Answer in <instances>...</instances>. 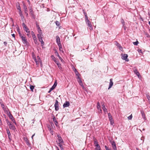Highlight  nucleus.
<instances>
[{
  "mask_svg": "<svg viewBox=\"0 0 150 150\" xmlns=\"http://www.w3.org/2000/svg\"><path fill=\"white\" fill-rule=\"evenodd\" d=\"M108 117L110 121V124L111 125H113L114 123V121L112 118V116L111 114L109 113L108 114Z\"/></svg>",
  "mask_w": 150,
  "mask_h": 150,
  "instance_id": "f257e3e1",
  "label": "nucleus"
},
{
  "mask_svg": "<svg viewBox=\"0 0 150 150\" xmlns=\"http://www.w3.org/2000/svg\"><path fill=\"white\" fill-rule=\"evenodd\" d=\"M55 109L56 111H58L59 108V102L57 100H55V103L54 105Z\"/></svg>",
  "mask_w": 150,
  "mask_h": 150,
  "instance_id": "f03ea898",
  "label": "nucleus"
},
{
  "mask_svg": "<svg viewBox=\"0 0 150 150\" xmlns=\"http://www.w3.org/2000/svg\"><path fill=\"white\" fill-rule=\"evenodd\" d=\"M122 56L121 58L122 59L125 60L126 61H128L129 59H127L128 55L127 54H122Z\"/></svg>",
  "mask_w": 150,
  "mask_h": 150,
  "instance_id": "7ed1b4c3",
  "label": "nucleus"
},
{
  "mask_svg": "<svg viewBox=\"0 0 150 150\" xmlns=\"http://www.w3.org/2000/svg\"><path fill=\"white\" fill-rule=\"evenodd\" d=\"M10 119H11V121L14 123L16 125H17V123L15 121L14 118L13 117L12 115L10 113L9 115H8Z\"/></svg>",
  "mask_w": 150,
  "mask_h": 150,
  "instance_id": "20e7f679",
  "label": "nucleus"
},
{
  "mask_svg": "<svg viewBox=\"0 0 150 150\" xmlns=\"http://www.w3.org/2000/svg\"><path fill=\"white\" fill-rule=\"evenodd\" d=\"M32 33H32V37L33 38V39L34 41V42H35V44H36L38 42L37 39L35 34H34V33H33V32H32Z\"/></svg>",
  "mask_w": 150,
  "mask_h": 150,
  "instance_id": "39448f33",
  "label": "nucleus"
},
{
  "mask_svg": "<svg viewBox=\"0 0 150 150\" xmlns=\"http://www.w3.org/2000/svg\"><path fill=\"white\" fill-rule=\"evenodd\" d=\"M140 112H141V113L142 114V118H143L144 120H146V117L145 116V115L144 113V110H140Z\"/></svg>",
  "mask_w": 150,
  "mask_h": 150,
  "instance_id": "423d86ee",
  "label": "nucleus"
},
{
  "mask_svg": "<svg viewBox=\"0 0 150 150\" xmlns=\"http://www.w3.org/2000/svg\"><path fill=\"white\" fill-rule=\"evenodd\" d=\"M56 41L57 45L61 44L60 40L59 37L58 35L56 36Z\"/></svg>",
  "mask_w": 150,
  "mask_h": 150,
  "instance_id": "0eeeda50",
  "label": "nucleus"
},
{
  "mask_svg": "<svg viewBox=\"0 0 150 150\" xmlns=\"http://www.w3.org/2000/svg\"><path fill=\"white\" fill-rule=\"evenodd\" d=\"M9 126L10 129L13 130L14 131L16 130V129L15 127L11 124H10Z\"/></svg>",
  "mask_w": 150,
  "mask_h": 150,
  "instance_id": "6e6552de",
  "label": "nucleus"
},
{
  "mask_svg": "<svg viewBox=\"0 0 150 150\" xmlns=\"http://www.w3.org/2000/svg\"><path fill=\"white\" fill-rule=\"evenodd\" d=\"M23 7L25 13L26 15L27 16H28V10L27 7L24 4L23 5Z\"/></svg>",
  "mask_w": 150,
  "mask_h": 150,
  "instance_id": "1a4fd4ad",
  "label": "nucleus"
},
{
  "mask_svg": "<svg viewBox=\"0 0 150 150\" xmlns=\"http://www.w3.org/2000/svg\"><path fill=\"white\" fill-rule=\"evenodd\" d=\"M22 42L24 44H26L27 43V40L26 38L24 36H21V38Z\"/></svg>",
  "mask_w": 150,
  "mask_h": 150,
  "instance_id": "9d476101",
  "label": "nucleus"
},
{
  "mask_svg": "<svg viewBox=\"0 0 150 150\" xmlns=\"http://www.w3.org/2000/svg\"><path fill=\"white\" fill-rule=\"evenodd\" d=\"M70 105V103L69 101H66L65 103H64L63 105V107L64 108L68 107Z\"/></svg>",
  "mask_w": 150,
  "mask_h": 150,
  "instance_id": "9b49d317",
  "label": "nucleus"
},
{
  "mask_svg": "<svg viewBox=\"0 0 150 150\" xmlns=\"http://www.w3.org/2000/svg\"><path fill=\"white\" fill-rule=\"evenodd\" d=\"M110 83H109V85L108 87V89L109 90L110 88H111V87L113 85V82H112V79H110Z\"/></svg>",
  "mask_w": 150,
  "mask_h": 150,
  "instance_id": "f8f14e48",
  "label": "nucleus"
},
{
  "mask_svg": "<svg viewBox=\"0 0 150 150\" xmlns=\"http://www.w3.org/2000/svg\"><path fill=\"white\" fill-rule=\"evenodd\" d=\"M57 137H58V139L59 142V143H63V140L62 138V137H61L59 135H57Z\"/></svg>",
  "mask_w": 150,
  "mask_h": 150,
  "instance_id": "ddd939ff",
  "label": "nucleus"
},
{
  "mask_svg": "<svg viewBox=\"0 0 150 150\" xmlns=\"http://www.w3.org/2000/svg\"><path fill=\"white\" fill-rule=\"evenodd\" d=\"M53 120L54 122V124L56 126H58V122L57 121L56 118L54 116V117L53 118Z\"/></svg>",
  "mask_w": 150,
  "mask_h": 150,
  "instance_id": "4468645a",
  "label": "nucleus"
},
{
  "mask_svg": "<svg viewBox=\"0 0 150 150\" xmlns=\"http://www.w3.org/2000/svg\"><path fill=\"white\" fill-rule=\"evenodd\" d=\"M134 72L136 74L137 76L139 78L141 76L140 74L138 71L137 69H135L134 70Z\"/></svg>",
  "mask_w": 150,
  "mask_h": 150,
  "instance_id": "2eb2a0df",
  "label": "nucleus"
},
{
  "mask_svg": "<svg viewBox=\"0 0 150 150\" xmlns=\"http://www.w3.org/2000/svg\"><path fill=\"white\" fill-rule=\"evenodd\" d=\"M30 14L32 16V17L33 19H35V16L34 13V12L33 10L30 11Z\"/></svg>",
  "mask_w": 150,
  "mask_h": 150,
  "instance_id": "dca6fc26",
  "label": "nucleus"
},
{
  "mask_svg": "<svg viewBox=\"0 0 150 150\" xmlns=\"http://www.w3.org/2000/svg\"><path fill=\"white\" fill-rule=\"evenodd\" d=\"M78 79H79V80L78 81V82L79 83V85L80 86H81L83 88L84 87V86H83L82 81L81 80L80 78L78 76Z\"/></svg>",
  "mask_w": 150,
  "mask_h": 150,
  "instance_id": "f3484780",
  "label": "nucleus"
},
{
  "mask_svg": "<svg viewBox=\"0 0 150 150\" xmlns=\"http://www.w3.org/2000/svg\"><path fill=\"white\" fill-rule=\"evenodd\" d=\"M115 45H116V46L118 47L119 48L120 50H122V47L117 42H116L115 43Z\"/></svg>",
  "mask_w": 150,
  "mask_h": 150,
  "instance_id": "a211bd4d",
  "label": "nucleus"
},
{
  "mask_svg": "<svg viewBox=\"0 0 150 150\" xmlns=\"http://www.w3.org/2000/svg\"><path fill=\"white\" fill-rule=\"evenodd\" d=\"M55 62L57 64L59 69H62V67H61V64L57 61H56Z\"/></svg>",
  "mask_w": 150,
  "mask_h": 150,
  "instance_id": "6ab92c4d",
  "label": "nucleus"
},
{
  "mask_svg": "<svg viewBox=\"0 0 150 150\" xmlns=\"http://www.w3.org/2000/svg\"><path fill=\"white\" fill-rule=\"evenodd\" d=\"M38 31L39 34L38 35H42V30L39 27V25H38Z\"/></svg>",
  "mask_w": 150,
  "mask_h": 150,
  "instance_id": "aec40b11",
  "label": "nucleus"
},
{
  "mask_svg": "<svg viewBox=\"0 0 150 150\" xmlns=\"http://www.w3.org/2000/svg\"><path fill=\"white\" fill-rule=\"evenodd\" d=\"M97 109H98V110H99V112H101L102 110L100 109V103H99V102H98V103H97Z\"/></svg>",
  "mask_w": 150,
  "mask_h": 150,
  "instance_id": "412c9836",
  "label": "nucleus"
},
{
  "mask_svg": "<svg viewBox=\"0 0 150 150\" xmlns=\"http://www.w3.org/2000/svg\"><path fill=\"white\" fill-rule=\"evenodd\" d=\"M121 23H122V24L123 25V27L124 28L125 30V22L123 19H122V18L121 19Z\"/></svg>",
  "mask_w": 150,
  "mask_h": 150,
  "instance_id": "4be33fe9",
  "label": "nucleus"
},
{
  "mask_svg": "<svg viewBox=\"0 0 150 150\" xmlns=\"http://www.w3.org/2000/svg\"><path fill=\"white\" fill-rule=\"evenodd\" d=\"M43 36V35H37V37L39 41H40L41 40H42V36Z\"/></svg>",
  "mask_w": 150,
  "mask_h": 150,
  "instance_id": "5701e85b",
  "label": "nucleus"
},
{
  "mask_svg": "<svg viewBox=\"0 0 150 150\" xmlns=\"http://www.w3.org/2000/svg\"><path fill=\"white\" fill-rule=\"evenodd\" d=\"M102 106H103L102 108H103V109L104 112H107V109L105 107V106L104 105H103Z\"/></svg>",
  "mask_w": 150,
  "mask_h": 150,
  "instance_id": "b1692460",
  "label": "nucleus"
},
{
  "mask_svg": "<svg viewBox=\"0 0 150 150\" xmlns=\"http://www.w3.org/2000/svg\"><path fill=\"white\" fill-rule=\"evenodd\" d=\"M87 25L88 26V27H89V28L90 30H93V28L91 23H90V24H88Z\"/></svg>",
  "mask_w": 150,
  "mask_h": 150,
  "instance_id": "393cba45",
  "label": "nucleus"
},
{
  "mask_svg": "<svg viewBox=\"0 0 150 150\" xmlns=\"http://www.w3.org/2000/svg\"><path fill=\"white\" fill-rule=\"evenodd\" d=\"M85 22H86V24L87 25L90 24V23H91V22L88 20V18L85 19Z\"/></svg>",
  "mask_w": 150,
  "mask_h": 150,
  "instance_id": "a878e982",
  "label": "nucleus"
},
{
  "mask_svg": "<svg viewBox=\"0 0 150 150\" xmlns=\"http://www.w3.org/2000/svg\"><path fill=\"white\" fill-rule=\"evenodd\" d=\"M58 46L59 47V50L60 51H62V52H63V51L62 50V45L61 44H60V45H58Z\"/></svg>",
  "mask_w": 150,
  "mask_h": 150,
  "instance_id": "bb28decb",
  "label": "nucleus"
},
{
  "mask_svg": "<svg viewBox=\"0 0 150 150\" xmlns=\"http://www.w3.org/2000/svg\"><path fill=\"white\" fill-rule=\"evenodd\" d=\"M18 5H16L17 9L19 10V11H21V8L19 4H18Z\"/></svg>",
  "mask_w": 150,
  "mask_h": 150,
  "instance_id": "cd10ccee",
  "label": "nucleus"
},
{
  "mask_svg": "<svg viewBox=\"0 0 150 150\" xmlns=\"http://www.w3.org/2000/svg\"><path fill=\"white\" fill-rule=\"evenodd\" d=\"M23 29H24V30L25 31V32L27 33H29V32H30V31H29V29L27 27H25V28H24Z\"/></svg>",
  "mask_w": 150,
  "mask_h": 150,
  "instance_id": "c85d7f7f",
  "label": "nucleus"
},
{
  "mask_svg": "<svg viewBox=\"0 0 150 150\" xmlns=\"http://www.w3.org/2000/svg\"><path fill=\"white\" fill-rule=\"evenodd\" d=\"M18 12L20 16L22 18H24V16H23L22 12L21 11H19Z\"/></svg>",
  "mask_w": 150,
  "mask_h": 150,
  "instance_id": "c756f323",
  "label": "nucleus"
},
{
  "mask_svg": "<svg viewBox=\"0 0 150 150\" xmlns=\"http://www.w3.org/2000/svg\"><path fill=\"white\" fill-rule=\"evenodd\" d=\"M94 144L95 145V146L96 145H97V144H98V142L97 139H94Z\"/></svg>",
  "mask_w": 150,
  "mask_h": 150,
  "instance_id": "7c9ffc66",
  "label": "nucleus"
},
{
  "mask_svg": "<svg viewBox=\"0 0 150 150\" xmlns=\"http://www.w3.org/2000/svg\"><path fill=\"white\" fill-rule=\"evenodd\" d=\"M25 140L26 143L28 145H30L29 142L27 139L26 138V139H25Z\"/></svg>",
  "mask_w": 150,
  "mask_h": 150,
  "instance_id": "2f4dec72",
  "label": "nucleus"
},
{
  "mask_svg": "<svg viewBox=\"0 0 150 150\" xmlns=\"http://www.w3.org/2000/svg\"><path fill=\"white\" fill-rule=\"evenodd\" d=\"M61 143H58L59 146L61 150H64L63 148V146L60 144Z\"/></svg>",
  "mask_w": 150,
  "mask_h": 150,
  "instance_id": "473e14b6",
  "label": "nucleus"
},
{
  "mask_svg": "<svg viewBox=\"0 0 150 150\" xmlns=\"http://www.w3.org/2000/svg\"><path fill=\"white\" fill-rule=\"evenodd\" d=\"M111 143L112 146H116V144L114 141L111 142Z\"/></svg>",
  "mask_w": 150,
  "mask_h": 150,
  "instance_id": "72a5a7b5",
  "label": "nucleus"
},
{
  "mask_svg": "<svg viewBox=\"0 0 150 150\" xmlns=\"http://www.w3.org/2000/svg\"><path fill=\"white\" fill-rule=\"evenodd\" d=\"M6 131L7 133L8 134V135L11 134L10 132V131L9 130V129L8 128L6 129Z\"/></svg>",
  "mask_w": 150,
  "mask_h": 150,
  "instance_id": "f704fd0d",
  "label": "nucleus"
},
{
  "mask_svg": "<svg viewBox=\"0 0 150 150\" xmlns=\"http://www.w3.org/2000/svg\"><path fill=\"white\" fill-rule=\"evenodd\" d=\"M57 54V56L58 57H59V59L61 60L62 62L63 60L59 56L58 53L57 52H56Z\"/></svg>",
  "mask_w": 150,
  "mask_h": 150,
  "instance_id": "c9c22d12",
  "label": "nucleus"
},
{
  "mask_svg": "<svg viewBox=\"0 0 150 150\" xmlns=\"http://www.w3.org/2000/svg\"><path fill=\"white\" fill-rule=\"evenodd\" d=\"M34 88V86L32 85H30V89L31 90V91H33V90Z\"/></svg>",
  "mask_w": 150,
  "mask_h": 150,
  "instance_id": "e433bc0d",
  "label": "nucleus"
},
{
  "mask_svg": "<svg viewBox=\"0 0 150 150\" xmlns=\"http://www.w3.org/2000/svg\"><path fill=\"white\" fill-rule=\"evenodd\" d=\"M51 57H52V59L54 61V62H55L56 61H57L56 60V59L55 57H54V55H52Z\"/></svg>",
  "mask_w": 150,
  "mask_h": 150,
  "instance_id": "4c0bfd02",
  "label": "nucleus"
},
{
  "mask_svg": "<svg viewBox=\"0 0 150 150\" xmlns=\"http://www.w3.org/2000/svg\"><path fill=\"white\" fill-rule=\"evenodd\" d=\"M83 11H84L83 10ZM83 13L85 16V19L88 18V17L87 16V13L85 11H83Z\"/></svg>",
  "mask_w": 150,
  "mask_h": 150,
  "instance_id": "58836bf2",
  "label": "nucleus"
},
{
  "mask_svg": "<svg viewBox=\"0 0 150 150\" xmlns=\"http://www.w3.org/2000/svg\"><path fill=\"white\" fill-rule=\"evenodd\" d=\"M1 107H2L3 109L4 110L6 108L5 107V105L3 103H2L1 104Z\"/></svg>",
  "mask_w": 150,
  "mask_h": 150,
  "instance_id": "ea45409f",
  "label": "nucleus"
},
{
  "mask_svg": "<svg viewBox=\"0 0 150 150\" xmlns=\"http://www.w3.org/2000/svg\"><path fill=\"white\" fill-rule=\"evenodd\" d=\"M139 43V42L137 41L135 42H133V44L134 45H137Z\"/></svg>",
  "mask_w": 150,
  "mask_h": 150,
  "instance_id": "a19ab883",
  "label": "nucleus"
},
{
  "mask_svg": "<svg viewBox=\"0 0 150 150\" xmlns=\"http://www.w3.org/2000/svg\"><path fill=\"white\" fill-rule=\"evenodd\" d=\"M132 115H131L129 116L128 117V119L129 120H131L132 119Z\"/></svg>",
  "mask_w": 150,
  "mask_h": 150,
  "instance_id": "79ce46f5",
  "label": "nucleus"
},
{
  "mask_svg": "<svg viewBox=\"0 0 150 150\" xmlns=\"http://www.w3.org/2000/svg\"><path fill=\"white\" fill-rule=\"evenodd\" d=\"M146 96L147 98L149 100H150V96L148 94H146Z\"/></svg>",
  "mask_w": 150,
  "mask_h": 150,
  "instance_id": "37998d69",
  "label": "nucleus"
},
{
  "mask_svg": "<svg viewBox=\"0 0 150 150\" xmlns=\"http://www.w3.org/2000/svg\"><path fill=\"white\" fill-rule=\"evenodd\" d=\"M55 23H56V25L57 26H59V22L58 21H56L55 22Z\"/></svg>",
  "mask_w": 150,
  "mask_h": 150,
  "instance_id": "c03bdc74",
  "label": "nucleus"
},
{
  "mask_svg": "<svg viewBox=\"0 0 150 150\" xmlns=\"http://www.w3.org/2000/svg\"><path fill=\"white\" fill-rule=\"evenodd\" d=\"M112 147L114 150H117L116 145Z\"/></svg>",
  "mask_w": 150,
  "mask_h": 150,
  "instance_id": "a18cd8bd",
  "label": "nucleus"
},
{
  "mask_svg": "<svg viewBox=\"0 0 150 150\" xmlns=\"http://www.w3.org/2000/svg\"><path fill=\"white\" fill-rule=\"evenodd\" d=\"M6 122L7 124V125H8L9 126V124H11V123L9 122V121H8V120H6Z\"/></svg>",
  "mask_w": 150,
  "mask_h": 150,
  "instance_id": "49530a36",
  "label": "nucleus"
},
{
  "mask_svg": "<svg viewBox=\"0 0 150 150\" xmlns=\"http://www.w3.org/2000/svg\"><path fill=\"white\" fill-rule=\"evenodd\" d=\"M75 74H76V75L78 76V77H77V78H78V76L79 77V72H78V71H76V73H75Z\"/></svg>",
  "mask_w": 150,
  "mask_h": 150,
  "instance_id": "de8ad7c7",
  "label": "nucleus"
},
{
  "mask_svg": "<svg viewBox=\"0 0 150 150\" xmlns=\"http://www.w3.org/2000/svg\"><path fill=\"white\" fill-rule=\"evenodd\" d=\"M8 138L9 139L11 140V134L8 135Z\"/></svg>",
  "mask_w": 150,
  "mask_h": 150,
  "instance_id": "09e8293b",
  "label": "nucleus"
},
{
  "mask_svg": "<svg viewBox=\"0 0 150 150\" xmlns=\"http://www.w3.org/2000/svg\"><path fill=\"white\" fill-rule=\"evenodd\" d=\"M39 41L40 42H41V44H42V46L43 45H44V42H43V41L42 40H41L40 41Z\"/></svg>",
  "mask_w": 150,
  "mask_h": 150,
  "instance_id": "8fccbe9b",
  "label": "nucleus"
},
{
  "mask_svg": "<svg viewBox=\"0 0 150 150\" xmlns=\"http://www.w3.org/2000/svg\"><path fill=\"white\" fill-rule=\"evenodd\" d=\"M22 25L23 26V28H25V27H27V26H26L25 24L24 23H23V24H22Z\"/></svg>",
  "mask_w": 150,
  "mask_h": 150,
  "instance_id": "3c124183",
  "label": "nucleus"
},
{
  "mask_svg": "<svg viewBox=\"0 0 150 150\" xmlns=\"http://www.w3.org/2000/svg\"><path fill=\"white\" fill-rule=\"evenodd\" d=\"M95 150H101V149L100 148V146L98 148H95Z\"/></svg>",
  "mask_w": 150,
  "mask_h": 150,
  "instance_id": "603ef678",
  "label": "nucleus"
},
{
  "mask_svg": "<svg viewBox=\"0 0 150 150\" xmlns=\"http://www.w3.org/2000/svg\"><path fill=\"white\" fill-rule=\"evenodd\" d=\"M4 44L5 46H7V42H4Z\"/></svg>",
  "mask_w": 150,
  "mask_h": 150,
  "instance_id": "864d4df0",
  "label": "nucleus"
},
{
  "mask_svg": "<svg viewBox=\"0 0 150 150\" xmlns=\"http://www.w3.org/2000/svg\"><path fill=\"white\" fill-rule=\"evenodd\" d=\"M56 86H55V85H53L51 87H52L54 89Z\"/></svg>",
  "mask_w": 150,
  "mask_h": 150,
  "instance_id": "5fc2aeb1",
  "label": "nucleus"
},
{
  "mask_svg": "<svg viewBox=\"0 0 150 150\" xmlns=\"http://www.w3.org/2000/svg\"><path fill=\"white\" fill-rule=\"evenodd\" d=\"M17 31L18 32V33L20 32V29L18 27V28H17Z\"/></svg>",
  "mask_w": 150,
  "mask_h": 150,
  "instance_id": "6e6d98bb",
  "label": "nucleus"
},
{
  "mask_svg": "<svg viewBox=\"0 0 150 150\" xmlns=\"http://www.w3.org/2000/svg\"><path fill=\"white\" fill-rule=\"evenodd\" d=\"M18 34H19V36L20 37V38H21V36H23L22 35V34L21 33V32L18 33Z\"/></svg>",
  "mask_w": 150,
  "mask_h": 150,
  "instance_id": "4d7b16f0",
  "label": "nucleus"
},
{
  "mask_svg": "<svg viewBox=\"0 0 150 150\" xmlns=\"http://www.w3.org/2000/svg\"><path fill=\"white\" fill-rule=\"evenodd\" d=\"M105 147L106 150H108L109 149L106 146H105Z\"/></svg>",
  "mask_w": 150,
  "mask_h": 150,
  "instance_id": "13d9d810",
  "label": "nucleus"
},
{
  "mask_svg": "<svg viewBox=\"0 0 150 150\" xmlns=\"http://www.w3.org/2000/svg\"><path fill=\"white\" fill-rule=\"evenodd\" d=\"M0 104L3 103V101L0 98Z\"/></svg>",
  "mask_w": 150,
  "mask_h": 150,
  "instance_id": "bf43d9fd",
  "label": "nucleus"
},
{
  "mask_svg": "<svg viewBox=\"0 0 150 150\" xmlns=\"http://www.w3.org/2000/svg\"><path fill=\"white\" fill-rule=\"evenodd\" d=\"M100 146H99V145L98 144H97V145H96V148H98Z\"/></svg>",
  "mask_w": 150,
  "mask_h": 150,
  "instance_id": "052dcab7",
  "label": "nucleus"
},
{
  "mask_svg": "<svg viewBox=\"0 0 150 150\" xmlns=\"http://www.w3.org/2000/svg\"><path fill=\"white\" fill-rule=\"evenodd\" d=\"M57 82L56 81H55V82H54V85H55V86H57Z\"/></svg>",
  "mask_w": 150,
  "mask_h": 150,
  "instance_id": "680f3d73",
  "label": "nucleus"
},
{
  "mask_svg": "<svg viewBox=\"0 0 150 150\" xmlns=\"http://www.w3.org/2000/svg\"><path fill=\"white\" fill-rule=\"evenodd\" d=\"M11 35H12V36L14 37V38H15V34H12Z\"/></svg>",
  "mask_w": 150,
  "mask_h": 150,
  "instance_id": "e2e57ef3",
  "label": "nucleus"
},
{
  "mask_svg": "<svg viewBox=\"0 0 150 150\" xmlns=\"http://www.w3.org/2000/svg\"><path fill=\"white\" fill-rule=\"evenodd\" d=\"M36 62V64L37 65V64H39V62L38 61H36V62Z\"/></svg>",
  "mask_w": 150,
  "mask_h": 150,
  "instance_id": "0e129e2a",
  "label": "nucleus"
},
{
  "mask_svg": "<svg viewBox=\"0 0 150 150\" xmlns=\"http://www.w3.org/2000/svg\"><path fill=\"white\" fill-rule=\"evenodd\" d=\"M34 59L35 62H36V61H37V59L35 57L34 58Z\"/></svg>",
  "mask_w": 150,
  "mask_h": 150,
  "instance_id": "69168bd1",
  "label": "nucleus"
},
{
  "mask_svg": "<svg viewBox=\"0 0 150 150\" xmlns=\"http://www.w3.org/2000/svg\"><path fill=\"white\" fill-rule=\"evenodd\" d=\"M50 90H51V91H52V90H53L54 89L52 88V87H51L50 89Z\"/></svg>",
  "mask_w": 150,
  "mask_h": 150,
  "instance_id": "338daca9",
  "label": "nucleus"
},
{
  "mask_svg": "<svg viewBox=\"0 0 150 150\" xmlns=\"http://www.w3.org/2000/svg\"><path fill=\"white\" fill-rule=\"evenodd\" d=\"M74 72H75V73L76 72V71H77L76 69H75V70H74Z\"/></svg>",
  "mask_w": 150,
  "mask_h": 150,
  "instance_id": "774afa93",
  "label": "nucleus"
}]
</instances>
